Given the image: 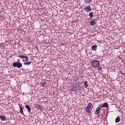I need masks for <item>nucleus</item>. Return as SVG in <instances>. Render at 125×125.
Here are the masks:
<instances>
[{
    "mask_svg": "<svg viewBox=\"0 0 125 125\" xmlns=\"http://www.w3.org/2000/svg\"><path fill=\"white\" fill-rule=\"evenodd\" d=\"M18 57H20V58H21L24 61L25 60V58H26V57L24 56H21V55H19Z\"/></svg>",
    "mask_w": 125,
    "mask_h": 125,
    "instance_id": "17",
    "label": "nucleus"
},
{
    "mask_svg": "<svg viewBox=\"0 0 125 125\" xmlns=\"http://www.w3.org/2000/svg\"><path fill=\"white\" fill-rule=\"evenodd\" d=\"M102 70V66H99L98 67V71H101Z\"/></svg>",
    "mask_w": 125,
    "mask_h": 125,
    "instance_id": "20",
    "label": "nucleus"
},
{
    "mask_svg": "<svg viewBox=\"0 0 125 125\" xmlns=\"http://www.w3.org/2000/svg\"><path fill=\"white\" fill-rule=\"evenodd\" d=\"M92 104L91 103H89L87 106L86 107L85 110L87 113L88 114H90L91 111H92Z\"/></svg>",
    "mask_w": 125,
    "mask_h": 125,
    "instance_id": "2",
    "label": "nucleus"
},
{
    "mask_svg": "<svg viewBox=\"0 0 125 125\" xmlns=\"http://www.w3.org/2000/svg\"><path fill=\"white\" fill-rule=\"evenodd\" d=\"M45 83H46V80L43 79L41 82L40 84L42 86H44V85H45Z\"/></svg>",
    "mask_w": 125,
    "mask_h": 125,
    "instance_id": "5",
    "label": "nucleus"
},
{
    "mask_svg": "<svg viewBox=\"0 0 125 125\" xmlns=\"http://www.w3.org/2000/svg\"><path fill=\"white\" fill-rule=\"evenodd\" d=\"M72 90H74L73 89H72Z\"/></svg>",
    "mask_w": 125,
    "mask_h": 125,
    "instance_id": "22",
    "label": "nucleus"
},
{
    "mask_svg": "<svg viewBox=\"0 0 125 125\" xmlns=\"http://www.w3.org/2000/svg\"><path fill=\"white\" fill-rule=\"evenodd\" d=\"M25 61H29V58H28V57H25V58L23 60V62H24Z\"/></svg>",
    "mask_w": 125,
    "mask_h": 125,
    "instance_id": "21",
    "label": "nucleus"
},
{
    "mask_svg": "<svg viewBox=\"0 0 125 125\" xmlns=\"http://www.w3.org/2000/svg\"><path fill=\"white\" fill-rule=\"evenodd\" d=\"M85 11L86 12H89V11H91V7L90 6H86L85 8H84Z\"/></svg>",
    "mask_w": 125,
    "mask_h": 125,
    "instance_id": "4",
    "label": "nucleus"
},
{
    "mask_svg": "<svg viewBox=\"0 0 125 125\" xmlns=\"http://www.w3.org/2000/svg\"><path fill=\"white\" fill-rule=\"evenodd\" d=\"M85 2H86V3H89L90 2H91V1H92V0H84Z\"/></svg>",
    "mask_w": 125,
    "mask_h": 125,
    "instance_id": "19",
    "label": "nucleus"
},
{
    "mask_svg": "<svg viewBox=\"0 0 125 125\" xmlns=\"http://www.w3.org/2000/svg\"><path fill=\"white\" fill-rule=\"evenodd\" d=\"M91 49L92 50H93V51H96V49H97V45H93L91 46Z\"/></svg>",
    "mask_w": 125,
    "mask_h": 125,
    "instance_id": "9",
    "label": "nucleus"
},
{
    "mask_svg": "<svg viewBox=\"0 0 125 125\" xmlns=\"http://www.w3.org/2000/svg\"><path fill=\"white\" fill-rule=\"evenodd\" d=\"M91 66L93 68H98L100 66V62L97 60H93L91 62Z\"/></svg>",
    "mask_w": 125,
    "mask_h": 125,
    "instance_id": "1",
    "label": "nucleus"
},
{
    "mask_svg": "<svg viewBox=\"0 0 125 125\" xmlns=\"http://www.w3.org/2000/svg\"><path fill=\"white\" fill-rule=\"evenodd\" d=\"M37 108L38 109V110H42V106L41 105L37 104Z\"/></svg>",
    "mask_w": 125,
    "mask_h": 125,
    "instance_id": "15",
    "label": "nucleus"
},
{
    "mask_svg": "<svg viewBox=\"0 0 125 125\" xmlns=\"http://www.w3.org/2000/svg\"><path fill=\"white\" fill-rule=\"evenodd\" d=\"M121 121V118L120 116L117 117L115 119V123H119Z\"/></svg>",
    "mask_w": 125,
    "mask_h": 125,
    "instance_id": "13",
    "label": "nucleus"
},
{
    "mask_svg": "<svg viewBox=\"0 0 125 125\" xmlns=\"http://www.w3.org/2000/svg\"><path fill=\"white\" fill-rule=\"evenodd\" d=\"M13 67H17V68H20L22 67V63L20 62H14L13 63Z\"/></svg>",
    "mask_w": 125,
    "mask_h": 125,
    "instance_id": "3",
    "label": "nucleus"
},
{
    "mask_svg": "<svg viewBox=\"0 0 125 125\" xmlns=\"http://www.w3.org/2000/svg\"><path fill=\"white\" fill-rule=\"evenodd\" d=\"M20 113H21L22 115H24V112H23V108H22V106H21L20 105Z\"/></svg>",
    "mask_w": 125,
    "mask_h": 125,
    "instance_id": "14",
    "label": "nucleus"
},
{
    "mask_svg": "<svg viewBox=\"0 0 125 125\" xmlns=\"http://www.w3.org/2000/svg\"><path fill=\"white\" fill-rule=\"evenodd\" d=\"M32 62H24V65H31Z\"/></svg>",
    "mask_w": 125,
    "mask_h": 125,
    "instance_id": "16",
    "label": "nucleus"
},
{
    "mask_svg": "<svg viewBox=\"0 0 125 125\" xmlns=\"http://www.w3.org/2000/svg\"><path fill=\"white\" fill-rule=\"evenodd\" d=\"M25 107L28 110L29 113H31V107L29 105L26 104Z\"/></svg>",
    "mask_w": 125,
    "mask_h": 125,
    "instance_id": "10",
    "label": "nucleus"
},
{
    "mask_svg": "<svg viewBox=\"0 0 125 125\" xmlns=\"http://www.w3.org/2000/svg\"><path fill=\"white\" fill-rule=\"evenodd\" d=\"M0 119H1V121H6V116L0 115Z\"/></svg>",
    "mask_w": 125,
    "mask_h": 125,
    "instance_id": "11",
    "label": "nucleus"
},
{
    "mask_svg": "<svg viewBox=\"0 0 125 125\" xmlns=\"http://www.w3.org/2000/svg\"><path fill=\"white\" fill-rule=\"evenodd\" d=\"M109 107V105L107 103H105L101 106V108H108Z\"/></svg>",
    "mask_w": 125,
    "mask_h": 125,
    "instance_id": "7",
    "label": "nucleus"
},
{
    "mask_svg": "<svg viewBox=\"0 0 125 125\" xmlns=\"http://www.w3.org/2000/svg\"><path fill=\"white\" fill-rule=\"evenodd\" d=\"M95 24H96V21H95V20H92L90 21V25L91 26H94V25H95Z\"/></svg>",
    "mask_w": 125,
    "mask_h": 125,
    "instance_id": "8",
    "label": "nucleus"
},
{
    "mask_svg": "<svg viewBox=\"0 0 125 125\" xmlns=\"http://www.w3.org/2000/svg\"><path fill=\"white\" fill-rule=\"evenodd\" d=\"M101 110V108L100 107H98L96 111H95V115H98L99 113H100V110Z\"/></svg>",
    "mask_w": 125,
    "mask_h": 125,
    "instance_id": "6",
    "label": "nucleus"
},
{
    "mask_svg": "<svg viewBox=\"0 0 125 125\" xmlns=\"http://www.w3.org/2000/svg\"><path fill=\"white\" fill-rule=\"evenodd\" d=\"M84 84L85 85V88H87L89 85V84H88V82H87V81H85Z\"/></svg>",
    "mask_w": 125,
    "mask_h": 125,
    "instance_id": "12",
    "label": "nucleus"
},
{
    "mask_svg": "<svg viewBox=\"0 0 125 125\" xmlns=\"http://www.w3.org/2000/svg\"><path fill=\"white\" fill-rule=\"evenodd\" d=\"M89 15L90 16V19H92V18H93V12H90L89 14Z\"/></svg>",
    "mask_w": 125,
    "mask_h": 125,
    "instance_id": "18",
    "label": "nucleus"
}]
</instances>
